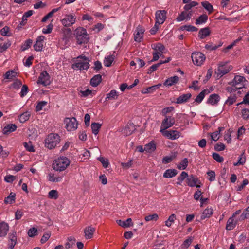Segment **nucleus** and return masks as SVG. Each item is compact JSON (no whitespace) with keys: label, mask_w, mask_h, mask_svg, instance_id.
<instances>
[{"label":"nucleus","mask_w":249,"mask_h":249,"mask_svg":"<svg viewBox=\"0 0 249 249\" xmlns=\"http://www.w3.org/2000/svg\"><path fill=\"white\" fill-rule=\"evenodd\" d=\"M47 104V102L44 101L38 102L36 107V111H39L41 110L43 107L46 106Z\"/></svg>","instance_id":"nucleus-58"},{"label":"nucleus","mask_w":249,"mask_h":249,"mask_svg":"<svg viewBox=\"0 0 249 249\" xmlns=\"http://www.w3.org/2000/svg\"><path fill=\"white\" fill-rule=\"evenodd\" d=\"M101 127V124L98 123H93L91 124V128L94 134L97 135Z\"/></svg>","instance_id":"nucleus-43"},{"label":"nucleus","mask_w":249,"mask_h":249,"mask_svg":"<svg viewBox=\"0 0 249 249\" xmlns=\"http://www.w3.org/2000/svg\"><path fill=\"white\" fill-rule=\"evenodd\" d=\"M179 81V77L177 76L171 77L165 80L164 85L166 86L170 87L177 83Z\"/></svg>","instance_id":"nucleus-29"},{"label":"nucleus","mask_w":249,"mask_h":249,"mask_svg":"<svg viewBox=\"0 0 249 249\" xmlns=\"http://www.w3.org/2000/svg\"><path fill=\"white\" fill-rule=\"evenodd\" d=\"M11 45L10 41L5 40L2 38H0V52H3L6 51Z\"/></svg>","instance_id":"nucleus-30"},{"label":"nucleus","mask_w":249,"mask_h":249,"mask_svg":"<svg viewBox=\"0 0 249 249\" xmlns=\"http://www.w3.org/2000/svg\"><path fill=\"white\" fill-rule=\"evenodd\" d=\"M211 34V31L209 27H205L201 29L198 33V36L200 39H204L209 36Z\"/></svg>","instance_id":"nucleus-28"},{"label":"nucleus","mask_w":249,"mask_h":249,"mask_svg":"<svg viewBox=\"0 0 249 249\" xmlns=\"http://www.w3.org/2000/svg\"><path fill=\"white\" fill-rule=\"evenodd\" d=\"M48 197L50 199H56L58 197V193L57 190H52L48 193Z\"/></svg>","instance_id":"nucleus-51"},{"label":"nucleus","mask_w":249,"mask_h":249,"mask_svg":"<svg viewBox=\"0 0 249 249\" xmlns=\"http://www.w3.org/2000/svg\"><path fill=\"white\" fill-rule=\"evenodd\" d=\"M213 211L211 208H207L205 209L200 216L201 220H204L205 218H209L213 214Z\"/></svg>","instance_id":"nucleus-36"},{"label":"nucleus","mask_w":249,"mask_h":249,"mask_svg":"<svg viewBox=\"0 0 249 249\" xmlns=\"http://www.w3.org/2000/svg\"><path fill=\"white\" fill-rule=\"evenodd\" d=\"M37 83L45 86L50 85L51 83L50 77L46 71H44L41 72Z\"/></svg>","instance_id":"nucleus-12"},{"label":"nucleus","mask_w":249,"mask_h":249,"mask_svg":"<svg viewBox=\"0 0 249 249\" xmlns=\"http://www.w3.org/2000/svg\"><path fill=\"white\" fill-rule=\"evenodd\" d=\"M76 20V17L73 13L65 15L64 18L61 20L62 24L65 27H71L73 25Z\"/></svg>","instance_id":"nucleus-7"},{"label":"nucleus","mask_w":249,"mask_h":249,"mask_svg":"<svg viewBox=\"0 0 249 249\" xmlns=\"http://www.w3.org/2000/svg\"><path fill=\"white\" fill-rule=\"evenodd\" d=\"M176 218V216L175 214H171L165 221V225L168 227H171L172 224L174 223Z\"/></svg>","instance_id":"nucleus-49"},{"label":"nucleus","mask_w":249,"mask_h":249,"mask_svg":"<svg viewBox=\"0 0 249 249\" xmlns=\"http://www.w3.org/2000/svg\"><path fill=\"white\" fill-rule=\"evenodd\" d=\"M117 223L123 228L129 227L133 225L131 218H128L125 221L121 220H117Z\"/></svg>","instance_id":"nucleus-34"},{"label":"nucleus","mask_w":249,"mask_h":249,"mask_svg":"<svg viewBox=\"0 0 249 249\" xmlns=\"http://www.w3.org/2000/svg\"><path fill=\"white\" fill-rule=\"evenodd\" d=\"M186 4L184 7V9L185 11H187L188 12L190 11V10L192 8L197 5L198 3L196 1H192L190 3Z\"/></svg>","instance_id":"nucleus-54"},{"label":"nucleus","mask_w":249,"mask_h":249,"mask_svg":"<svg viewBox=\"0 0 249 249\" xmlns=\"http://www.w3.org/2000/svg\"><path fill=\"white\" fill-rule=\"evenodd\" d=\"M213 158L217 162L219 163L223 162L224 160L222 156H221L219 154L216 153H214L213 154Z\"/></svg>","instance_id":"nucleus-62"},{"label":"nucleus","mask_w":249,"mask_h":249,"mask_svg":"<svg viewBox=\"0 0 249 249\" xmlns=\"http://www.w3.org/2000/svg\"><path fill=\"white\" fill-rule=\"evenodd\" d=\"M193 238L192 237H189L185 239L181 245V248L183 249H187L191 245Z\"/></svg>","instance_id":"nucleus-50"},{"label":"nucleus","mask_w":249,"mask_h":249,"mask_svg":"<svg viewBox=\"0 0 249 249\" xmlns=\"http://www.w3.org/2000/svg\"><path fill=\"white\" fill-rule=\"evenodd\" d=\"M102 81V76L100 74H97L94 76L90 80V84L93 87H97Z\"/></svg>","instance_id":"nucleus-32"},{"label":"nucleus","mask_w":249,"mask_h":249,"mask_svg":"<svg viewBox=\"0 0 249 249\" xmlns=\"http://www.w3.org/2000/svg\"><path fill=\"white\" fill-rule=\"evenodd\" d=\"M70 164V160L66 157L62 156L53 161V167L54 170L61 172L66 170Z\"/></svg>","instance_id":"nucleus-1"},{"label":"nucleus","mask_w":249,"mask_h":249,"mask_svg":"<svg viewBox=\"0 0 249 249\" xmlns=\"http://www.w3.org/2000/svg\"><path fill=\"white\" fill-rule=\"evenodd\" d=\"M188 163V159L187 158H184L177 165V168L180 170H184L187 167Z\"/></svg>","instance_id":"nucleus-44"},{"label":"nucleus","mask_w":249,"mask_h":249,"mask_svg":"<svg viewBox=\"0 0 249 249\" xmlns=\"http://www.w3.org/2000/svg\"><path fill=\"white\" fill-rule=\"evenodd\" d=\"M0 34L3 36H10L11 34L9 32V28L8 26H5L0 30Z\"/></svg>","instance_id":"nucleus-55"},{"label":"nucleus","mask_w":249,"mask_h":249,"mask_svg":"<svg viewBox=\"0 0 249 249\" xmlns=\"http://www.w3.org/2000/svg\"><path fill=\"white\" fill-rule=\"evenodd\" d=\"M156 144L154 142L151 141L149 143L144 145V150L147 153H151L153 152L156 149Z\"/></svg>","instance_id":"nucleus-38"},{"label":"nucleus","mask_w":249,"mask_h":249,"mask_svg":"<svg viewBox=\"0 0 249 249\" xmlns=\"http://www.w3.org/2000/svg\"><path fill=\"white\" fill-rule=\"evenodd\" d=\"M22 86V82L19 79H16L13 83L12 84L11 87L12 88L16 89H18Z\"/></svg>","instance_id":"nucleus-59"},{"label":"nucleus","mask_w":249,"mask_h":249,"mask_svg":"<svg viewBox=\"0 0 249 249\" xmlns=\"http://www.w3.org/2000/svg\"><path fill=\"white\" fill-rule=\"evenodd\" d=\"M236 100L237 97L236 95H231L228 97L225 102V104L228 106H231L236 101Z\"/></svg>","instance_id":"nucleus-47"},{"label":"nucleus","mask_w":249,"mask_h":249,"mask_svg":"<svg viewBox=\"0 0 249 249\" xmlns=\"http://www.w3.org/2000/svg\"><path fill=\"white\" fill-rule=\"evenodd\" d=\"M188 173L186 172L183 171L181 173L180 175L177 178V181L176 184L177 185H181L182 181L188 177Z\"/></svg>","instance_id":"nucleus-40"},{"label":"nucleus","mask_w":249,"mask_h":249,"mask_svg":"<svg viewBox=\"0 0 249 249\" xmlns=\"http://www.w3.org/2000/svg\"><path fill=\"white\" fill-rule=\"evenodd\" d=\"M233 68L231 65H228L227 62H220L217 68V75L220 77L230 71Z\"/></svg>","instance_id":"nucleus-9"},{"label":"nucleus","mask_w":249,"mask_h":249,"mask_svg":"<svg viewBox=\"0 0 249 249\" xmlns=\"http://www.w3.org/2000/svg\"><path fill=\"white\" fill-rule=\"evenodd\" d=\"M162 133L164 136L171 140L177 139L180 136V133L177 130H166Z\"/></svg>","instance_id":"nucleus-16"},{"label":"nucleus","mask_w":249,"mask_h":249,"mask_svg":"<svg viewBox=\"0 0 249 249\" xmlns=\"http://www.w3.org/2000/svg\"><path fill=\"white\" fill-rule=\"evenodd\" d=\"M74 35L78 44H85L89 41V36L86 30L83 27H79L76 28L74 31Z\"/></svg>","instance_id":"nucleus-2"},{"label":"nucleus","mask_w":249,"mask_h":249,"mask_svg":"<svg viewBox=\"0 0 249 249\" xmlns=\"http://www.w3.org/2000/svg\"><path fill=\"white\" fill-rule=\"evenodd\" d=\"M241 212V210H238L234 212L232 216L230 217L226 223V229L228 231H231L233 230L237 224L239 220L235 219V217L239 214Z\"/></svg>","instance_id":"nucleus-6"},{"label":"nucleus","mask_w":249,"mask_h":249,"mask_svg":"<svg viewBox=\"0 0 249 249\" xmlns=\"http://www.w3.org/2000/svg\"><path fill=\"white\" fill-rule=\"evenodd\" d=\"M243 104L249 105V90L247 92L245 96L244 97L243 101L238 103L237 105L239 106L240 105H242Z\"/></svg>","instance_id":"nucleus-63"},{"label":"nucleus","mask_w":249,"mask_h":249,"mask_svg":"<svg viewBox=\"0 0 249 249\" xmlns=\"http://www.w3.org/2000/svg\"><path fill=\"white\" fill-rule=\"evenodd\" d=\"M118 97V92L116 90L112 89L107 94L106 100H116Z\"/></svg>","instance_id":"nucleus-37"},{"label":"nucleus","mask_w":249,"mask_h":249,"mask_svg":"<svg viewBox=\"0 0 249 249\" xmlns=\"http://www.w3.org/2000/svg\"><path fill=\"white\" fill-rule=\"evenodd\" d=\"M98 160L102 163L103 166L104 168H106L108 166L109 162L107 159H105L103 157H100L98 158Z\"/></svg>","instance_id":"nucleus-60"},{"label":"nucleus","mask_w":249,"mask_h":249,"mask_svg":"<svg viewBox=\"0 0 249 249\" xmlns=\"http://www.w3.org/2000/svg\"><path fill=\"white\" fill-rule=\"evenodd\" d=\"M89 67V60L86 56H79L77 58L76 62L72 65L73 69L80 70H87Z\"/></svg>","instance_id":"nucleus-5"},{"label":"nucleus","mask_w":249,"mask_h":249,"mask_svg":"<svg viewBox=\"0 0 249 249\" xmlns=\"http://www.w3.org/2000/svg\"><path fill=\"white\" fill-rule=\"evenodd\" d=\"M152 48L154 51L152 53L153 58L151 61L158 60L160 56L162 57L163 53H165L166 51L165 46L160 43L152 45Z\"/></svg>","instance_id":"nucleus-4"},{"label":"nucleus","mask_w":249,"mask_h":249,"mask_svg":"<svg viewBox=\"0 0 249 249\" xmlns=\"http://www.w3.org/2000/svg\"><path fill=\"white\" fill-rule=\"evenodd\" d=\"M249 218V206L242 213L239 220H244Z\"/></svg>","instance_id":"nucleus-56"},{"label":"nucleus","mask_w":249,"mask_h":249,"mask_svg":"<svg viewBox=\"0 0 249 249\" xmlns=\"http://www.w3.org/2000/svg\"><path fill=\"white\" fill-rule=\"evenodd\" d=\"M65 127L68 131H73L76 130L78 122L74 117L66 118L64 120Z\"/></svg>","instance_id":"nucleus-8"},{"label":"nucleus","mask_w":249,"mask_h":249,"mask_svg":"<svg viewBox=\"0 0 249 249\" xmlns=\"http://www.w3.org/2000/svg\"><path fill=\"white\" fill-rule=\"evenodd\" d=\"M191 58L194 64L197 66H201L206 59L205 55L200 52L193 53Z\"/></svg>","instance_id":"nucleus-11"},{"label":"nucleus","mask_w":249,"mask_h":249,"mask_svg":"<svg viewBox=\"0 0 249 249\" xmlns=\"http://www.w3.org/2000/svg\"><path fill=\"white\" fill-rule=\"evenodd\" d=\"M145 31L144 28L141 25L137 27L134 33V40L138 42L142 41L143 36V34Z\"/></svg>","instance_id":"nucleus-15"},{"label":"nucleus","mask_w":249,"mask_h":249,"mask_svg":"<svg viewBox=\"0 0 249 249\" xmlns=\"http://www.w3.org/2000/svg\"><path fill=\"white\" fill-rule=\"evenodd\" d=\"M114 59V56L113 55H109L105 57L104 61V64L106 67H110Z\"/></svg>","instance_id":"nucleus-42"},{"label":"nucleus","mask_w":249,"mask_h":249,"mask_svg":"<svg viewBox=\"0 0 249 249\" xmlns=\"http://www.w3.org/2000/svg\"><path fill=\"white\" fill-rule=\"evenodd\" d=\"M245 81L246 79L244 77L240 75H236L231 82V84L235 89H240L244 87Z\"/></svg>","instance_id":"nucleus-13"},{"label":"nucleus","mask_w":249,"mask_h":249,"mask_svg":"<svg viewBox=\"0 0 249 249\" xmlns=\"http://www.w3.org/2000/svg\"><path fill=\"white\" fill-rule=\"evenodd\" d=\"M186 182L189 187H193L196 186L197 188H199L201 186L200 185L197 184L198 182V178L193 175L188 176Z\"/></svg>","instance_id":"nucleus-17"},{"label":"nucleus","mask_w":249,"mask_h":249,"mask_svg":"<svg viewBox=\"0 0 249 249\" xmlns=\"http://www.w3.org/2000/svg\"><path fill=\"white\" fill-rule=\"evenodd\" d=\"M161 86V84H159L156 85H154L151 87H149L146 89H144L142 90V93L143 94H147V93H151L153 92V91L158 89L159 87Z\"/></svg>","instance_id":"nucleus-35"},{"label":"nucleus","mask_w":249,"mask_h":249,"mask_svg":"<svg viewBox=\"0 0 249 249\" xmlns=\"http://www.w3.org/2000/svg\"><path fill=\"white\" fill-rule=\"evenodd\" d=\"M48 180L53 182H59L62 180L63 177L58 175L50 173L48 175Z\"/></svg>","instance_id":"nucleus-24"},{"label":"nucleus","mask_w":249,"mask_h":249,"mask_svg":"<svg viewBox=\"0 0 249 249\" xmlns=\"http://www.w3.org/2000/svg\"><path fill=\"white\" fill-rule=\"evenodd\" d=\"M16 195L15 193L11 192L10 195L4 199L5 204H12L15 202Z\"/></svg>","instance_id":"nucleus-41"},{"label":"nucleus","mask_w":249,"mask_h":249,"mask_svg":"<svg viewBox=\"0 0 249 249\" xmlns=\"http://www.w3.org/2000/svg\"><path fill=\"white\" fill-rule=\"evenodd\" d=\"M45 39V36H38L36 38L35 44L34 45V50L36 51H41L43 46V41Z\"/></svg>","instance_id":"nucleus-20"},{"label":"nucleus","mask_w":249,"mask_h":249,"mask_svg":"<svg viewBox=\"0 0 249 249\" xmlns=\"http://www.w3.org/2000/svg\"><path fill=\"white\" fill-rule=\"evenodd\" d=\"M18 76L17 72L15 70L8 71L3 75L5 79L12 80Z\"/></svg>","instance_id":"nucleus-27"},{"label":"nucleus","mask_w":249,"mask_h":249,"mask_svg":"<svg viewBox=\"0 0 249 249\" xmlns=\"http://www.w3.org/2000/svg\"><path fill=\"white\" fill-rule=\"evenodd\" d=\"M75 239L72 237H69L67 239V242L65 243V248L67 249H70L72 247L74 244Z\"/></svg>","instance_id":"nucleus-48"},{"label":"nucleus","mask_w":249,"mask_h":249,"mask_svg":"<svg viewBox=\"0 0 249 249\" xmlns=\"http://www.w3.org/2000/svg\"><path fill=\"white\" fill-rule=\"evenodd\" d=\"M158 215L156 213H154L152 215L146 216L144 218V219L146 222H149L150 221H157L158 219Z\"/></svg>","instance_id":"nucleus-57"},{"label":"nucleus","mask_w":249,"mask_h":249,"mask_svg":"<svg viewBox=\"0 0 249 249\" xmlns=\"http://www.w3.org/2000/svg\"><path fill=\"white\" fill-rule=\"evenodd\" d=\"M175 122L174 118L166 115L162 122L160 131L162 133L166 131L167 129L172 127L175 124Z\"/></svg>","instance_id":"nucleus-10"},{"label":"nucleus","mask_w":249,"mask_h":249,"mask_svg":"<svg viewBox=\"0 0 249 249\" xmlns=\"http://www.w3.org/2000/svg\"><path fill=\"white\" fill-rule=\"evenodd\" d=\"M33 41L31 39H27L21 46V50L24 51L31 47Z\"/></svg>","instance_id":"nucleus-52"},{"label":"nucleus","mask_w":249,"mask_h":249,"mask_svg":"<svg viewBox=\"0 0 249 249\" xmlns=\"http://www.w3.org/2000/svg\"><path fill=\"white\" fill-rule=\"evenodd\" d=\"M17 128L15 124H9L5 126L2 129V133L4 135H8L15 131Z\"/></svg>","instance_id":"nucleus-23"},{"label":"nucleus","mask_w":249,"mask_h":249,"mask_svg":"<svg viewBox=\"0 0 249 249\" xmlns=\"http://www.w3.org/2000/svg\"><path fill=\"white\" fill-rule=\"evenodd\" d=\"M178 173L177 170L174 169H169L166 170L163 174V177L165 178H171L175 177Z\"/></svg>","instance_id":"nucleus-33"},{"label":"nucleus","mask_w":249,"mask_h":249,"mask_svg":"<svg viewBox=\"0 0 249 249\" xmlns=\"http://www.w3.org/2000/svg\"><path fill=\"white\" fill-rule=\"evenodd\" d=\"M96 229L92 226L86 227L84 230V237L86 239H91L93 237Z\"/></svg>","instance_id":"nucleus-19"},{"label":"nucleus","mask_w":249,"mask_h":249,"mask_svg":"<svg viewBox=\"0 0 249 249\" xmlns=\"http://www.w3.org/2000/svg\"><path fill=\"white\" fill-rule=\"evenodd\" d=\"M208 19V16L206 14H203L199 16L198 18L196 20L195 23L196 25L202 24L206 23Z\"/></svg>","instance_id":"nucleus-39"},{"label":"nucleus","mask_w":249,"mask_h":249,"mask_svg":"<svg viewBox=\"0 0 249 249\" xmlns=\"http://www.w3.org/2000/svg\"><path fill=\"white\" fill-rule=\"evenodd\" d=\"M9 225L5 222L0 223V237H4L9 230Z\"/></svg>","instance_id":"nucleus-25"},{"label":"nucleus","mask_w":249,"mask_h":249,"mask_svg":"<svg viewBox=\"0 0 249 249\" xmlns=\"http://www.w3.org/2000/svg\"><path fill=\"white\" fill-rule=\"evenodd\" d=\"M51 236V232L48 231L45 233L43 236H42L40 242L42 244L45 243L50 237Z\"/></svg>","instance_id":"nucleus-61"},{"label":"nucleus","mask_w":249,"mask_h":249,"mask_svg":"<svg viewBox=\"0 0 249 249\" xmlns=\"http://www.w3.org/2000/svg\"><path fill=\"white\" fill-rule=\"evenodd\" d=\"M8 239V247L10 249H13L14 246L17 244V237L16 232L12 231V232L9 234Z\"/></svg>","instance_id":"nucleus-18"},{"label":"nucleus","mask_w":249,"mask_h":249,"mask_svg":"<svg viewBox=\"0 0 249 249\" xmlns=\"http://www.w3.org/2000/svg\"><path fill=\"white\" fill-rule=\"evenodd\" d=\"M242 117L244 120L249 119V109L244 108L242 110Z\"/></svg>","instance_id":"nucleus-64"},{"label":"nucleus","mask_w":249,"mask_h":249,"mask_svg":"<svg viewBox=\"0 0 249 249\" xmlns=\"http://www.w3.org/2000/svg\"><path fill=\"white\" fill-rule=\"evenodd\" d=\"M191 97L192 95L190 93L181 94L177 98L176 103L178 104H182L186 103Z\"/></svg>","instance_id":"nucleus-22"},{"label":"nucleus","mask_w":249,"mask_h":249,"mask_svg":"<svg viewBox=\"0 0 249 249\" xmlns=\"http://www.w3.org/2000/svg\"><path fill=\"white\" fill-rule=\"evenodd\" d=\"M203 7L208 11L209 14H211L213 10V5L208 1H203L201 3Z\"/></svg>","instance_id":"nucleus-45"},{"label":"nucleus","mask_w":249,"mask_h":249,"mask_svg":"<svg viewBox=\"0 0 249 249\" xmlns=\"http://www.w3.org/2000/svg\"><path fill=\"white\" fill-rule=\"evenodd\" d=\"M210 92V90L208 89H205L202 90L196 98L195 101L197 103H200L206 95L208 94Z\"/></svg>","instance_id":"nucleus-31"},{"label":"nucleus","mask_w":249,"mask_h":249,"mask_svg":"<svg viewBox=\"0 0 249 249\" xmlns=\"http://www.w3.org/2000/svg\"><path fill=\"white\" fill-rule=\"evenodd\" d=\"M167 12L165 10H158L155 13V22L162 24L166 19Z\"/></svg>","instance_id":"nucleus-14"},{"label":"nucleus","mask_w":249,"mask_h":249,"mask_svg":"<svg viewBox=\"0 0 249 249\" xmlns=\"http://www.w3.org/2000/svg\"><path fill=\"white\" fill-rule=\"evenodd\" d=\"M23 144L28 151L31 152H35L34 147L31 142H24Z\"/></svg>","instance_id":"nucleus-53"},{"label":"nucleus","mask_w":249,"mask_h":249,"mask_svg":"<svg viewBox=\"0 0 249 249\" xmlns=\"http://www.w3.org/2000/svg\"><path fill=\"white\" fill-rule=\"evenodd\" d=\"M30 113L29 112H25L21 114L19 117V120L21 123H24L29 119Z\"/></svg>","instance_id":"nucleus-46"},{"label":"nucleus","mask_w":249,"mask_h":249,"mask_svg":"<svg viewBox=\"0 0 249 249\" xmlns=\"http://www.w3.org/2000/svg\"><path fill=\"white\" fill-rule=\"evenodd\" d=\"M192 16V11H187L184 10L182 12L179 16L176 19L178 21H182L184 20H189Z\"/></svg>","instance_id":"nucleus-21"},{"label":"nucleus","mask_w":249,"mask_h":249,"mask_svg":"<svg viewBox=\"0 0 249 249\" xmlns=\"http://www.w3.org/2000/svg\"><path fill=\"white\" fill-rule=\"evenodd\" d=\"M60 142V136L56 133H50L45 140V146L49 149L55 148Z\"/></svg>","instance_id":"nucleus-3"},{"label":"nucleus","mask_w":249,"mask_h":249,"mask_svg":"<svg viewBox=\"0 0 249 249\" xmlns=\"http://www.w3.org/2000/svg\"><path fill=\"white\" fill-rule=\"evenodd\" d=\"M220 96L217 94L211 95L207 100V103L211 105H215L218 104L220 100Z\"/></svg>","instance_id":"nucleus-26"}]
</instances>
